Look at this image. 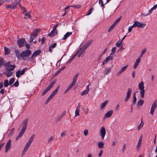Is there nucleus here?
Returning a JSON list of instances; mask_svg holds the SVG:
<instances>
[{
  "label": "nucleus",
  "mask_w": 157,
  "mask_h": 157,
  "mask_svg": "<svg viewBox=\"0 0 157 157\" xmlns=\"http://www.w3.org/2000/svg\"><path fill=\"white\" fill-rule=\"evenodd\" d=\"M56 46V43H54L52 45H50L49 46V51L51 52H52V48H55Z\"/></svg>",
  "instance_id": "obj_29"
},
{
  "label": "nucleus",
  "mask_w": 157,
  "mask_h": 157,
  "mask_svg": "<svg viewBox=\"0 0 157 157\" xmlns=\"http://www.w3.org/2000/svg\"><path fill=\"white\" fill-rule=\"evenodd\" d=\"M56 81L55 80L52 81L48 86L43 91L41 94V95L43 96L48 91L52 89L54 85L56 83Z\"/></svg>",
  "instance_id": "obj_5"
},
{
  "label": "nucleus",
  "mask_w": 157,
  "mask_h": 157,
  "mask_svg": "<svg viewBox=\"0 0 157 157\" xmlns=\"http://www.w3.org/2000/svg\"><path fill=\"white\" fill-rule=\"evenodd\" d=\"M85 50H84L82 48H81L80 49L78 50L77 52V53H80V54H82L83 52H84Z\"/></svg>",
  "instance_id": "obj_37"
},
{
  "label": "nucleus",
  "mask_w": 157,
  "mask_h": 157,
  "mask_svg": "<svg viewBox=\"0 0 157 157\" xmlns=\"http://www.w3.org/2000/svg\"><path fill=\"white\" fill-rule=\"evenodd\" d=\"M35 135L33 134L32 136L30 137L29 140L28 142H29L31 144V143L33 141V139Z\"/></svg>",
  "instance_id": "obj_40"
},
{
  "label": "nucleus",
  "mask_w": 157,
  "mask_h": 157,
  "mask_svg": "<svg viewBox=\"0 0 157 157\" xmlns=\"http://www.w3.org/2000/svg\"><path fill=\"white\" fill-rule=\"evenodd\" d=\"M126 147V145L125 144H124L122 147V152L124 153V152L125 149Z\"/></svg>",
  "instance_id": "obj_61"
},
{
  "label": "nucleus",
  "mask_w": 157,
  "mask_h": 157,
  "mask_svg": "<svg viewBox=\"0 0 157 157\" xmlns=\"http://www.w3.org/2000/svg\"><path fill=\"white\" fill-rule=\"evenodd\" d=\"M136 92H134L133 95V100L132 101V103L133 104L136 103Z\"/></svg>",
  "instance_id": "obj_34"
},
{
  "label": "nucleus",
  "mask_w": 157,
  "mask_h": 157,
  "mask_svg": "<svg viewBox=\"0 0 157 157\" xmlns=\"http://www.w3.org/2000/svg\"><path fill=\"white\" fill-rule=\"evenodd\" d=\"M116 47H114L111 50V52L110 53V55H112L114 54L116 51Z\"/></svg>",
  "instance_id": "obj_41"
},
{
  "label": "nucleus",
  "mask_w": 157,
  "mask_h": 157,
  "mask_svg": "<svg viewBox=\"0 0 157 157\" xmlns=\"http://www.w3.org/2000/svg\"><path fill=\"white\" fill-rule=\"evenodd\" d=\"M111 69V68L106 67L105 68V70L103 71V73L105 75H108Z\"/></svg>",
  "instance_id": "obj_27"
},
{
  "label": "nucleus",
  "mask_w": 157,
  "mask_h": 157,
  "mask_svg": "<svg viewBox=\"0 0 157 157\" xmlns=\"http://www.w3.org/2000/svg\"><path fill=\"white\" fill-rule=\"evenodd\" d=\"M53 140V137L52 136H51L49 139H48V143L49 144L51 143V141Z\"/></svg>",
  "instance_id": "obj_52"
},
{
  "label": "nucleus",
  "mask_w": 157,
  "mask_h": 157,
  "mask_svg": "<svg viewBox=\"0 0 157 157\" xmlns=\"http://www.w3.org/2000/svg\"><path fill=\"white\" fill-rule=\"evenodd\" d=\"M80 103H78V105L77 106V107L76 110H78L79 111V109L80 108Z\"/></svg>",
  "instance_id": "obj_62"
},
{
  "label": "nucleus",
  "mask_w": 157,
  "mask_h": 157,
  "mask_svg": "<svg viewBox=\"0 0 157 157\" xmlns=\"http://www.w3.org/2000/svg\"><path fill=\"white\" fill-rule=\"evenodd\" d=\"M102 55H103L101 54L99 55V56L98 58V61H99L101 59Z\"/></svg>",
  "instance_id": "obj_54"
},
{
  "label": "nucleus",
  "mask_w": 157,
  "mask_h": 157,
  "mask_svg": "<svg viewBox=\"0 0 157 157\" xmlns=\"http://www.w3.org/2000/svg\"><path fill=\"white\" fill-rule=\"evenodd\" d=\"M66 112L65 111H64L63 112V113L62 114H61L59 116H58L57 118V121H60L63 117L64 116V115L66 114Z\"/></svg>",
  "instance_id": "obj_24"
},
{
  "label": "nucleus",
  "mask_w": 157,
  "mask_h": 157,
  "mask_svg": "<svg viewBox=\"0 0 157 157\" xmlns=\"http://www.w3.org/2000/svg\"><path fill=\"white\" fill-rule=\"evenodd\" d=\"M25 46L27 49H28L27 50H28L30 47V45L28 44L25 43Z\"/></svg>",
  "instance_id": "obj_56"
},
{
  "label": "nucleus",
  "mask_w": 157,
  "mask_h": 157,
  "mask_svg": "<svg viewBox=\"0 0 157 157\" xmlns=\"http://www.w3.org/2000/svg\"><path fill=\"white\" fill-rule=\"evenodd\" d=\"M27 67H25L21 71V75H24V73H25V71L27 69Z\"/></svg>",
  "instance_id": "obj_48"
},
{
  "label": "nucleus",
  "mask_w": 157,
  "mask_h": 157,
  "mask_svg": "<svg viewBox=\"0 0 157 157\" xmlns=\"http://www.w3.org/2000/svg\"><path fill=\"white\" fill-rule=\"evenodd\" d=\"M75 84H73L72 83H71V84L69 86L67 87V88L66 90L64 92V93H66L67 92H68L70 90L72 87Z\"/></svg>",
  "instance_id": "obj_26"
},
{
  "label": "nucleus",
  "mask_w": 157,
  "mask_h": 157,
  "mask_svg": "<svg viewBox=\"0 0 157 157\" xmlns=\"http://www.w3.org/2000/svg\"><path fill=\"white\" fill-rule=\"evenodd\" d=\"M3 59L2 57H0V67H2L3 65Z\"/></svg>",
  "instance_id": "obj_46"
},
{
  "label": "nucleus",
  "mask_w": 157,
  "mask_h": 157,
  "mask_svg": "<svg viewBox=\"0 0 157 157\" xmlns=\"http://www.w3.org/2000/svg\"><path fill=\"white\" fill-rule=\"evenodd\" d=\"M58 31L57 30H52L51 31V32L48 34V35L49 36H53L54 35H57Z\"/></svg>",
  "instance_id": "obj_21"
},
{
  "label": "nucleus",
  "mask_w": 157,
  "mask_h": 157,
  "mask_svg": "<svg viewBox=\"0 0 157 157\" xmlns=\"http://www.w3.org/2000/svg\"><path fill=\"white\" fill-rule=\"evenodd\" d=\"M59 86H58L56 88V89L53 91V92H52V94H53L54 95H55L57 94V93L59 89Z\"/></svg>",
  "instance_id": "obj_39"
},
{
  "label": "nucleus",
  "mask_w": 157,
  "mask_h": 157,
  "mask_svg": "<svg viewBox=\"0 0 157 157\" xmlns=\"http://www.w3.org/2000/svg\"><path fill=\"white\" fill-rule=\"evenodd\" d=\"M144 123L142 121V119H141V121L140 122V124L138 127V129L139 130H140L142 128L143 126Z\"/></svg>",
  "instance_id": "obj_32"
},
{
  "label": "nucleus",
  "mask_w": 157,
  "mask_h": 157,
  "mask_svg": "<svg viewBox=\"0 0 157 157\" xmlns=\"http://www.w3.org/2000/svg\"><path fill=\"white\" fill-rule=\"evenodd\" d=\"M113 113L112 110H110L108 111L106 113L104 116V118L109 117L111 116Z\"/></svg>",
  "instance_id": "obj_19"
},
{
  "label": "nucleus",
  "mask_w": 157,
  "mask_h": 157,
  "mask_svg": "<svg viewBox=\"0 0 157 157\" xmlns=\"http://www.w3.org/2000/svg\"><path fill=\"white\" fill-rule=\"evenodd\" d=\"M132 92V90L130 88H128V91L127 93V96L125 98L124 100L125 102L127 101L128 100L129 98L130 97L131 94Z\"/></svg>",
  "instance_id": "obj_15"
},
{
  "label": "nucleus",
  "mask_w": 157,
  "mask_h": 157,
  "mask_svg": "<svg viewBox=\"0 0 157 157\" xmlns=\"http://www.w3.org/2000/svg\"><path fill=\"white\" fill-rule=\"evenodd\" d=\"M140 60L141 59L140 57H139L137 59H136L135 63L133 66V68L134 69H136L137 67V66L138 65L140 62Z\"/></svg>",
  "instance_id": "obj_23"
},
{
  "label": "nucleus",
  "mask_w": 157,
  "mask_h": 157,
  "mask_svg": "<svg viewBox=\"0 0 157 157\" xmlns=\"http://www.w3.org/2000/svg\"><path fill=\"white\" fill-rule=\"evenodd\" d=\"M15 52L16 56L18 59L22 57L25 60H26L25 58L29 56L31 54V51L29 50H26L20 52L18 49H15Z\"/></svg>",
  "instance_id": "obj_1"
},
{
  "label": "nucleus",
  "mask_w": 157,
  "mask_h": 157,
  "mask_svg": "<svg viewBox=\"0 0 157 157\" xmlns=\"http://www.w3.org/2000/svg\"><path fill=\"white\" fill-rule=\"evenodd\" d=\"M23 13L25 15L24 18L25 19L30 18L31 17V16L30 14V13L27 12L25 8H23Z\"/></svg>",
  "instance_id": "obj_13"
},
{
  "label": "nucleus",
  "mask_w": 157,
  "mask_h": 157,
  "mask_svg": "<svg viewBox=\"0 0 157 157\" xmlns=\"http://www.w3.org/2000/svg\"><path fill=\"white\" fill-rule=\"evenodd\" d=\"M105 145L104 143L102 141H100L98 143V147L99 148H102Z\"/></svg>",
  "instance_id": "obj_28"
},
{
  "label": "nucleus",
  "mask_w": 157,
  "mask_h": 157,
  "mask_svg": "<svg viewBox=\"0 0 157 157\" xmlns=\"http://www.w3.org/2000/svg\"><path fill=\"white\" fill-rule=\"evenodd\" d=\"M157 104V100H156L154 101L151 108L150 113L152 116L153 115L155 110Z\"/></svg>",
  "instance_id": "obj_10"
},
{
  "label": "nucleus",
  "mask_w": 157,
  "mask_h": 157,
  "mask_svg": "<svg viewBox=\"0 0 157 157\" xmlns=\"http://www.w3.org/2000/svg\"><path fill=\"white\" fill-rule=\"evenodd\" d=\"M122 45V42L121 41H118L116 43V45L117 47H119Z\"/></svg>",
  "instance_id": "obj_43"
},
{
  "label": "nucleus",
  "mask_w": 157,
  "mask_h": 157,
  "mask_svg": "<svg viewBox=\"0 0 157 157\" xmlns=\"http://www.w3.org/2000/svg\"><path fill=\"white\" fill-rule=\"evenodd\" d=\"M78 75H79V73H77L75 75V76L73 77V81H72V83H73L74 84H75L77 80V78H78Z\"/></svg>",
  "instance_id": "obj_25"
},
{
  "label": "nucleus",
  "mask_w": 157,
  "mask_h": 157,
  "mask_svg": "<svg viewBox=\"0 0 157 157\" xmlns=\"http://www.w3.org/2000/svg\"><path fill=\"white\" fill-rule=\"evenodd\" d=\"M11 146V140H9L7 143L6 144V146L5 147V152L6 153L10 149Z\"/></svg>",
  "instance_id": "obj_14"
},
{
  "label": "nucleus",
  "mask_w": 157,
  "mask_h": 157,
  "mask_svg": "<svg viewBox=\"0 0 157 157\" xmlns=\"http://www.w3.org/2000/svg\"><path fill=\"white\" fill-rule=\"evenodd\" d=\"M40 30L38 29H36L33 30L32 34L30 35V41L31 42L37 36V33L39 32Z\"/></svg>",
  "instance_id": "obj_6"
},
{
  "label": "nucleus",
  "mask_w": 157,
  "mask_h": 157,
  "mask_svg": "<svg viewBox=\"0 0 157 157\" xmlns=\"http://www.w3.org/2000/svg\"><path fill=\"white\" fill-rule=\"evenodd\" d=\"M146 50L145 48H144V49H143L139 57L140 58V57H142L144 53L146 52Z\"/></svg>",
  "instance_id": "obj_45"
},
{
  "label": "nucleus",
  "mask_w": 157,
  "mask_h": 157,
  "mask_svg": "<svg viewBox=\"0 0 157 157\" xmlns=\"http://www.w3.org/2000/svg\"><path fill=\"white\" fill-rule=\"evenodd\" d=\"M11 62L10 61H8L7 63L4 64V67H6V68L9 67L11 68V65H10Z\"/></svg>",
  "instance_id": "obj_31"
},
{
  "label": "nucleus",
  "mask_w": 157,
  "mask_h": 157,
  "mask_svg": "<svg viewBox=\"0 0 157 157\" xmlns=\"http://www.w3.org/2000/svg\"><path fill=\"white\" fill-rule=\"evenodd\" d=\"M107 50V48H105L104 49V51L101 53L103 55L106 52Z\"/></svg>",
  "instance_id": "obj_64"
},
{
  "label": "nucleus",
  "mask_w": 157,
  "mask_h": 157,
  "mask_svg": "<svg viewBox=\"0 0 157 157\" xmlns=\"http://www.w3.org/2000/svg\"><path fill=\"white\" fill-rule=\"evenodd\" d=\"M4 84L5 87H6L8 86L9 85V82L8 80L7 79L5 80L4 82Z\"/></svg>",
  "instance_id": "obj_35"
},
{
  "label": "nucleus",
  "mask_w": 157,
  "mask_h": 157,
  "mask_svg": "<svg viewBox=\"0 0 157 157\" xmlns=\"http://www.w3.org/2000/svg\"><path fill=\"white\" fill-rule=\"evenodd\" d=\"M72 34V32H67L64 36L63 37L62 39V40H65L67 39L70 35Z\"/></svg>",
  "instance_id": "obj_22"
},
{
  "label": "nucleus",
  "mask_w": 157,
  "mask_h": 157,
  "mask_svg": "<svg viewBox=\"0 0 157 157\" xmlns=\"http://www.w3.org/2000/svg\"><path fill=\"white\" fill-rule=\"evenodd\" d=\"M106 134V131L105 128L104 127L102 126L100 129V135L101 137V138L103 139L105 136Z\"/></svg>",
  "instance_id": "obj_12"
},
{
  "label": "nucleus",
  "mask_w": 157,
  "mask_h": 157,
  "mask_svg": "<svg viewBox=\"0 0 157 157\" xmlns=\"http://www.w3.org/2000/svg\"><path fill=\"white\" fill-rule=\"evenodd\" d=\"M120 47V48L117 51V52H119V51H121L122 50H123L124 49V48H123V46L122 45Z\"/></svg>",
  "instance_id": "obj_59"
},
{
  "label": "nucleus",
  "mask_w": 157,
  "mask_h": 157,
  "mask_svg": "<svg viewBox=\"0 0 157 157\" xmlns=\"http://www.w3.org/2000/svg\"><path fill=\"white\" fill-rule=\"evenodd\" d=\"M88 131L87 129H85L84 131V134L85 136H87L88 135Z\"/></svg>",
  "instance_id": "obj_57"
},
{
  "label": "nucleus",
  "mask_w": 157,
  "mask_h": 157,
  "mask_svg": "<svg viewBox=\"0 0 157 157\" xmlns=\"http://www.w3.org/2000/svg\"><path fill=\"white\" fill-rule=\"evenodd\" d=\"M134 27L133 26V25L129 27L128 29V32L129 33L131 32L132 30V28Z\"/></svg>",
  "instance_id": "obj_58"
},
{
  "label": "nucleus",
  "mask_w": 157,
  "mask_h": 157,
  "mask_svg": "<svg viewBox=\"0 0 157 157\" xmlns=\"http://www.w3.org/2000/svg\"><path fill=\"white\" fill-rule=\"evenodd\" d=\"M93 9L92 8H91L89 10L88 13L87 14V15H90L92 13V12L93 10Z\"/></svg>",
  "instance_id": "obj_50"
},
{
  "label": "nucleus",
  "mask_w": 157,
  "mask_h": 157,
  "mask_svg": "<svg viewBox=\"0 0 157 157\" xmlns=\"http://www.w3.org/2000/svg\"><path fill=\"white\" fill-rule=\"evenodd\" d=\"M89 91L88 90H85L83 91H82L81 93V96H82L84 95L87 94L88 93Z\"/></svg>",
  "instance_id": "obj_42"
},
{
  "label": "nucleus",
  "mask_w": 157,
  "mask_h": 157,
  "mask_svg": "<svg viewBox=\"0 0 157 157\" xmlns=\"http://www.w3.org/2000/svg\"><path fill=\"white\" fill-rule=\"evenodd\" d=\"M121 18V17H120L118 18L114 22V23L110 26L108 30V32L109 33L116 26L117 24L119 22Z\"/></svg>",
  "instance_id": "obj_9"
},
{
  "label": "nucleus",
  "mask_w": 157,
  "mask_h": 157,
  "mask_svg": "<svg viewBox=\"0 0 157 157\" xmlns=\"http://www.w3.org/2000/svg\"><path fill=\"white\" fill-rule=\"evenodd\" d=\"M139 88L140 90V94L141 97L142 98H143L144 97V84L143 82H140L139 84Z\"/></svg>",
  "instance_id": "obj_4"
},
{
  "label": "nucleus",
  "mask_w": 157,
  "mask_h": 157,
  "mask_svg": "<svg viewBox=\"0 0 157 157\" xmlns=\"http://www.w3.org/2000/svg\"><path fill=\"white\" fill-rule=\"evenodd\" d=\"M79 110H76L75 111V117L79 115Z\"/></svg>",
  "instance_id": "obj_55"
},
{
  "label": "nucleus",
  "mask_w": 157,
  "mask_h": 157,
  "mask_svg": "<svg viewBox=\"0 0 157 157\" xmlns=\"http://www.w3.org/2000/svg\"><path fill=\"white\" fill-rule=\"evenodd\" d=\"M92 41L90 40L87 42L82 47V48L85 50H86L88 47L92 43Z\"/></svg>",
  "instance_id": "obj_20"
},
{
  "label": "nucleus",
  "mask_w": 157,
  "mask_h": 157,
  "mask_svg": "<svg viewBox=\"0 0 157 157\" xmlns=\"http://www.w3.org/2000/svg\"><path fill=\"white\" fill-rule=\"evenodd\" d=\"M15 81V79L13 78H11L9 81V85H10L12 84Z\"/></svg>",
  "instance_id": "obj_44"
},
{
  "label": "nucleus",
  "mask_w": 157,
  "mask_h": 157,
  "mask_svg": "<svg viewBox=\"0 0 157 157\" xmlns=\"http://www.w3.org/2000/svg\"><path fill=\"white\" fill-rule=\"evenodd\" d=\"M103 151L102 150H101L100 151L99 153L98 154V156L100 157L101 156L102 154L103 153Z\"/></svg>",
  "instance_id": "obj_53"
},
{
  "label": "nucleus",
  "mask_w": 157,
  "mask_h": 157,
  "mask_svg": "<svg viewBox=\"0 0 157 157\" xmlns=\"http://www.w3.org/2000/svg\"><path fill=\"white\" fill-rule=\"evenodd\" d=\"M128 66V65H127L122 67L121 70L118 71V72L116 74V75L117 76H119L127 68Z\"/></svg>",
  "instance_id": "obj_17"
},
{
  "label": "nucleus",
  "mask_w": 157,
  "mask_h": 157,
  "mask_svg": "<svg viewBox=\"0 0 157 157\" xmlns=\"http://www.w3.org/2000/svg\"><path fill=\"white\" fill-rule=\"evenodd\" d=\"M26 42V40L25 38H22L18 39L17 41V44L20 48H21L24 45L25 43Z\"/></svg>",
  "instance_id": "obj_11"
},
{
  "label": "nucleus",
  "mask_w": 157,
  "mask_h": 157,
  "mask_svg": "<svg viewBox=\"0 0 157 157\" xmlns=\"http://www.w3.org/2000/svg\"><path fill=\"white\" fill-rule=\"evenodd\" d=\"M19 85V82L18 80L12 86H14L15 87H17Z\"/></svg>",
  "instance_id": "obj_49"
},
{
  "label": "nucleus",
  "mask_w": 157,
  "mask_h": 157,
  "mask_svg": "<svg viewBox=\"0 0 157 157\" xmlns=\"http://www.w3.org/2000/svg\"><path fill=\"white\" fill-rule=\"evenodd\" d=\"M41 52L40 50H38L35 51L32 55L31 58H33L34 57H36L37 56L39 55Z\"/></svg>",
  "instance_id": "obj_16"
},
{
  "label": "nucleus",
  "mask_w": 157,
  "mask_h": 157,
  "mask_svg": "<svg viewBox=\"0 0 157 157\" xmlns=\"http://www.w3.org/2000/svg\"><path fill=\"white\" fill-rule=\"evenodd\" d=\"M119 104H117L116 107H115V110L116 111H118L119 110Z\"/></svg>",
  "instance_id": "obj_60"
},
{
  "label": "nucleus",
  "mask_w": 157,
  "mask_h": 157,
  "mask_svg": "<svg viewBox=\"0 0 157 157\" xmlns=\"http://www.w3.org/2000/svg\"><path fill=\"white\" fill-rule=\"evenodd\" d=\"M20 75H21V73L20 70H19L18 71L16 72V76L17 78H18L20 77Z\"/></svg>",
  "instance_id": "obj_38"
},
{
  "label": "nucleus",
  "mask_w": 157,
  "mask_h": 157,
  "mask_svg": "<svg viewBox=\"0 0 157 157\" xmlns=\"http://www.w3.org/2000/svg\"><path fill=\"white\" fill-rule=\"evenodd\" d=\"M70 6L73 7H75L76 8L79 9L81 7V6L79 5H76L71 6Z\"/></svg>",
  "instance_id": "obj_47"
},
{
  "label": "nucleus",
  "mask_w": 157,
  "mask_h": 157,
  "mask_svg": "<svg viewBox=\"0 0 157 157\" xmlns=\"http://www.w3.org/2000/svg\"><path fill=\"white\" fill-rule=\"evenodd\" d=\"M15 67L16 66L15 65H12L11 66V68H6L5 69V72L3 73V74H5L7 77H10L13 74V72H11V71L13 70Z\"/></svg>",
  "instance_id": "obj_3"
},
{
  "label": "nucleus",
  "mask_w": 157,
  "mask_h": 157,
  "mask_svg": "<svg viewBox=\"0 0 157 157\" xmlns=\"http://www.w3.org/2000/svg\"><path fill=\"white\" fill-rule=\"evenodd\" d=\"M142 141V135H141L139 139L138 144L136 146V149L137 150H139Z\"/></svg>",
  "instance_id": "obj_18"
},
{
  "label": "nucleus",
  "mask_w": 157,
  "mask_h": 157,
  "mask_svg": "<svg viewBox=\"0 0 157 157\" xmlns=\"http://www.w3.org/2000/svg\"><path fill=\"white\" fill-rule=\"evenodd\" d=\"M28 119H25L22 122L21 124L20 125V127H21L22 125V127L21 128L20 132L18 133L17 136L16 138V140H17L19 138H20L24 133L25 132L26 128L28 124Z\"/></svg>",
  "instance_id": "obj_2"
},
{
  "label": "nucleus",
  "mask_w": 157,
  "mask_h": 157,
  "mask_svg": "<svg viewBox=\"0 0 157 157\" xmlns=\"http://www.w3.org/2000/svg\"><path fill=\"white\" fill-rule=\"evenodd\" d=\"M21 0H15L11 5H8L6 6V8L14 9L17 7V5Z\"/></svg>",
  "instance_id": "obj_7"
},
{
  "label": "nucleus",
  "mask_w": 157,
  "mask_h": 157,
  "mask_svg": "<svg viewBox=\"0 0 157 157\" xmlns=\"http://www.w3.org/2000/svg\"><path fill=\"white\" fill-rule=\"evenodd\" d=\"M146 25V24L144 23H141L138 21H135L133 25L134 27H138L141 28H144Z\"/></svg>",
  "instance_id": "obj_8"
},
{
  "label": "nucleus",
  "mask_w": 157,
  "mask_h": 157,
  "mask_svg": "<svg viewBox=\"0 0 157 157\" xmlns=\"http://www.w3.org/2000/svg\"><path fill=\"white\" fill-rule=\"evenodd\" d=\"M109 61L113 59V57L112 56H109L106 58Z\"/></svg>",
  "instance_id": "obj_63"
},
{
  "label": "nucleus",
  "mask_w": 157,
  "mask_h": 157,
  "mask_svg": "<svg viewBox=\"0 0 157 157\" xmlns=\"http://www.w3.org/2000/svg\"><path fill=\"white\" fill-rule=\"evenodd\" d=\"M5 54L6 55H8L10 53V50L8 48L4 46Z\"/></svg>",
  "instance_id": "obj_30"
},
{
  "label": "nucleus",
  "mask_w": 157,
  "mask_h": 157,
  "mask_svg": "<svg viewBox=\"0 0 157 157\" xmlns=\"http://www.w3.org/2000/svg\"><path fill=\"white\" fill-rule=\"evenodd\" d=\"M144 103V100L142 99H140L137 102V105L139 106H141L143 105Z\"/></svg>",
  "instance_id": "obj_36"
},
{
  "label": "nucleus",
  "mask_w": 157,
  "mask_h": 157,
  "mask_svg": "<svg viewBox=\"0 0 157 157\" xmlns=\"http://www.w3.org/2000/svg\"><path fill=\"white\" fill-rule=\"evenodd\" d=\"M108 102V101L106 100L101 105V109L104 108L107 104V102Z\"/></svg>",
  "instance_id": "obj_33"
},
{
  "label": "nucleus",
  "mask_w": 157,
  "mask_h": 157,
  "mask_svg": "<svg viewBox=\"0 0 157 157\" xmlns=\"http://www.w3.org/2000/svg\"><path fill=\"white\" fill-rule=\"evenodd\" d=\"M109 61L107 59V58L105 59L104 61L102 63V65H105V64H106Z\"/></svg>",
  "instance_id": "obj_51"
}]
</instances>
